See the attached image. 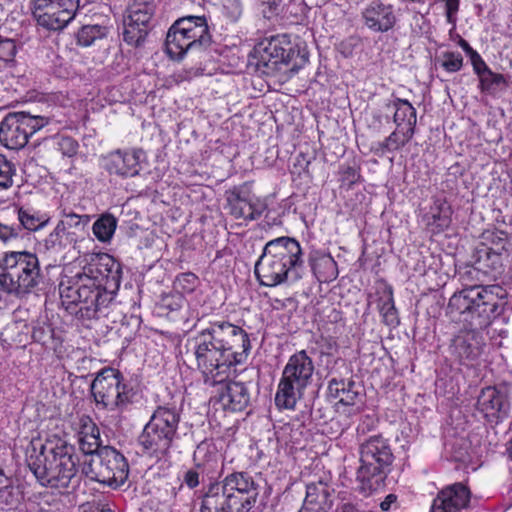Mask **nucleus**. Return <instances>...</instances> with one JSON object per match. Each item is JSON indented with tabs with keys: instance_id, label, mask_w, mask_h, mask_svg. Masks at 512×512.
<instances>
[{
	"instance_id": "obj_43",
	"label": "nucleus",
	"mask_w": 512,
	"mask_h": 512,
	"mask_svg": "<svg viewBox=\"0 0 512 512\" xmlns=\"http://www.w3.org/2000/svg\"><path fill=\"white\" fill-rule=\"evenodd\" d=\"M222 13L231 21H237L242 15L241 0H219Z\"/></svg>"
},
{
	"instance_id": "obj_16",
	"label": "nucleus",
	"mask_w": 512,
	"mask_h": 512,
	"mask_svg": "<svg viewBox=\"0 0 512 512\" xmlns=\"http://www.w3.org/2000/svg\"><path fill=\"white\" fill-rule=\"evenodd\" d=\"M154 12L153 0L131 1L124 20L123 38L126 43L139 46L144 41Z\"/></svg>"
},
{
	"instance_id": "obj_33",
	"label": "nucleus",
	"mask_w": 512,
	"mask_h": 512,
	"mask_svg": "<svg viewBox=\"0 0 512 512\" xmlns=\"http://www.w3.org/2000/svg\"><path fill=\"white\" fill-rule=\"evenodd\" d=\"M508 243V236L505 232L495 230L486 231L482 235V242L478 247L486 248L487 251L502 256L503 252L506 251Z\"/></svg>"
},
{
	"instance_id": "obj_24",
	"label": "nucleus",
	"mask_w": 512,
	"mask_h": 512,
	"mask_svg": "<svg viewBox=\"0 0 512 512\" xmlns=\"http://www.w3.org/2000/svg\"><path fill=\"white\" fill-rule=\"evenodd\" d=\"M77 437L81 451L84 454H96L102 448L100 431L93 420L86 415L79 417L77 422Z\"/></svg>"
},
{
	"instance_id": "obj_36",
	"label": "nucleus",
	"mask_w": 512,
	"mask_h": 512,
	"mask_svg": "<svg viewBox=\"0 0 512 512\" xmlns=\"http://www.w3.org/2000/svg\"><path fill=\"white\" fill-rule=\"evenodd\" d=\"M106 35V28L100 25H85L77 34V43L80 46H91L95 40L101 39Z\"/></svg>"
},
{
	"instance_id": "obj_47",
	"label": "nucleus",
	"mask_w": 512,
	"mask_h": 512,
	"mask_svg": "<svg viewBox=\"0 0 512 512\" xmlns=\"http://www.w3.org/2000/svg\"><path fill=\"white\" fill-rule=\"evenodd\" d=\"M471 59V64L473 66L474 72L479 76V79L485 74L486 71H489L490 68L487 66L485 61L479 55V53H473Z\"/></svg>"
},
{
	"instance_id": "obj_55",
	"label": "nucleus",
	"mask_w": 512,
	"mask_h": 512,
	"mask_svg": "<svg viewBox=\"0 0 512 512\" xmlns=\"http://www.w3.org/2000/svg\"><path fill=\"white\" fill-rule=\"evenodd\" d=\"M336 512H360L354 505L345 503L336 509Z\"/></svg>"
},
{
	"instance_id": "obj_21",
	"label": "nucleus",
	"mask_w": 512,
	"mask_h": 512,
	"mask_svg": "<svg viewBox=\"0 0 512 512\" xmlns=\"http://www.w3.org/2000/svg\"><path fill=\"white\" fill-rule=\"evenodd\" d=\"M471 492L463 483H454L440 490L433 499L430 512H462L468 508Z\"/></svg>"
},
{
	"instance_id": "obj_39",
	"label": "nucleus",
	"mask_w": 512,
	"mask_h": 512,
	"mask_svg": "<svg viewBox=\"0 0 512 512\" xmlns=\"http://www.w3.org/2000/svg\"><path fill=\"white\" fill-rule=\"evenodd\" d=\"M380 314L382 316L383 322L391 327H396L399 325L400 320L398 317V312L394 304V299L392 293H389V296L386 300H383L380 305Z\"/></svg>"
},
{
	"instance_id": "obj_45",
	"label": "nucleus",
	"mask_w": 512,
	"mask_h": 512,
	"mask_svg": "<svg viewBox=\"0 0 512 512\" xmlns=\"http://www.w3.org/2000/svg\"><path fill=\"white\" fill-rule=\"evenodd\" d=\"M17 52L16 44L12 39L0 40V61L8 63L13 61Z\"/></svg>"
},
{
	"instance_id": "obj_51",
	"label": "nucleus",
	"mask_w": 512,
	"mask_h": 512,
	"mask_svg": "<svg viewBox=\"0 0 512 512\" xmlns=\"http://www.w3.org/2000/svg\"><path fill=\"white\" fill-rule=\"evenodd\" d=\"M250 204H251L250 211L252 212V215H251V217H249V220H255L262 215V213L265 210V205L259 200L255 201V202L250 200Z\"/></svg>"
},
{
	"instance_id": "obj_48",
	"label": "nucleus",
	"mask_w": 512,
	"mask_h": 512,
	"mask_svg": "<svg viewBox=\"0 0 512 512\" xmlns=\"http://www.w3.org/2000/svg\"><path fill=\"white\" fill-rule=\"evenodd\" d=\"M18 237V231L12 226L0 223V241L8 243Z\"/></svg>"
},
{
	"instance_id": "obj_28",
	"label": "nucleus",
	"mask_w": 512,
	"mask_h": 512,
	"mask_svg": "<svg viewBox=\"0 0 512 512\" xmlns=\"http://www.w3.org/2000/svg\"><path fill=\"white\" fill-rule=\"evenodd\" d=\"M330 489L323 482L310 483L306 487V497L304 499L307 505H313L328 512L331 508Z\"/></svg>"
},
{
	"instance_id": "obj_29",
	"label": "nucleus",
	"mask_w": 512,
	"mask_h": 512,
	"mask_svg": "<svg viewBox=\"0 0 512 512\" xmlns=\"http://www.w3.org/2000/svg\"><path fill=\"white\" fill-rule=\"evenodd\" d=\"M415 132L410 130H406L402 127H397L396 129L384 139V141L379 142L377 144L376 151L381 155L387 152H395L404 147L410 140L413 138Z\"/></svg>"
},
{
	"instance_id": "obj_12",
	"label": "nucleus",
	"mask_w": 512,
	"mask_h": 512,
	"mask_svg": "<svg viewBox=\"0 0 512 512\" xmlns=\"http://www.w3.org/2000/svg\"><path fill=\"white\" fill-rule=\"evenodd\" d=\"M91 392L98 409L124 411L133 402V389L123 374L114 368L100 370L91 384Z\"/></svg>"
},
{
	"instance_id": "obj_37",
	"label": "nucleus",
	"mask_w": 512,
	"mask_h": 512,
	"mask_svg": "<svg viewBox=\"0 0 512 512\" xmlns=\"http://www.w3.org/2000/svg\"><path fill=\"white\" fill-rule=\"evenodd\" d=\"M15 175V165L4 155L0 154V191L8 190L13 186Z\"/></svg>"
},
{
	"instance_id": "obj_38",
	"label": "nucleus",
	"mask_w": 512,
	"mask_h": 512,
	"mask_svg": "<svg viewBox=\"0 0 512 512\" xmlns=\"http://www.w3.org/2000/svg\"><path fill=\"white\" fill-rule=\"evenodd\" d=\"M199 285V278L191 272L178 275L173 283L175 291L182 294H190L195 291Z\"/></svg>"
},
{
	"instance_id": "obj_17",
	"label": "nucleus",
	"mask_w": 512,
	"mask_h": 512,
	"mask_svg": "<svg viewBox=\"0 0 512 512\" xmlns=\"http://www.w3.org/2000/svg\"><path fill=\"white\" fill-rule=\"evenodd\" d=\"M463 321L468 322L471 326L469 329L459 331L452 340L450 350L453 356L462 364H468L476 360L482 353L485 345L481 329L487 325L477 326L476 320L467 315H461Z\"/></svg>"
},
{
	"instance_id": "obj_30",
	"label": "nucleus",
	"mask_w": 512,
	"mask_h": 512,
	"mask_svg": "<svg viewBox=\"0 0 512 512\" xmlns=\"http://www.w3.org/2000/svg\"><path fill=\"white\" fill-rule=\"evenodd\" d=\"M18 220L25 229L37 231L49 223L50 216L33 208H20L18 210Z\"/></svg>"
},
{
	"instance_id": "obj_4",
	"label": "nucleus",
	"mask_w": 512,
	"mask_h": 512,
	"mask_svg": "<svg viewBox=\"0 0 512 512\" xmlns=\"http://www.w3.org/2000/svg\"><path fill=\"white\" fill-rule=\"evenodd\" d=\"M254 272L260 285L266 287L299 281L304 273L300 243L286 236L268 241L255 264Z\"/></svg>"
},
{
	"instance_id": "obj_50",
	"label": "nucleus",
	"mask_w": 512,
	"mask_h": 512,
	"mask_svg": "<svg viewBox=\"0 0 512 512\" xmlns=\"http://www.w3.org/2000/svg\"><path fill=\"white\" fill-rule=\"evenodd\" d=\"M184 483L189 487V488H195L199 485L200 481H199V473L196 471V470H188L185 475H184V479H183Z\"/></svg>"
},
{
	"instance_id": "obj_18",
	"label": "nucleus",
	"mask_w": 512,
	"mask_h": 512,
	"mask_svg": "<svg viewBox=\"0 0 512 512\" xmlns=\"http://www.w3.org/2000/svg\"><path fill=\"white\" fill-rule=\"evenodd\" d=\"M143 156L141 149H116L101 155L99 162L108 174L128 178L139 174Z\"/></svg>"
},
{
	"instance_id": "obj_22",
	"label": "nucleus",
	"mask_w": 512,
	"mask_h": 512,
	"mask_svg": "<svg viewBox=\"0 0 512 512\" xmlns=\"http://www.w3.org/2000/svg\"><path fill=\"white\" fill-rule=\"evenodd\" d=\"M364 24L374 32H387L397 22L394 7L391 4L374 0L362 11Z\"/></svg>"
},
{
	"instance_id": "obj_42",
	"label": "nucleus",
	"mask_w": 512,
	"mask_h": 512,
	"mask_svg": "<svg viewBox=\"0 0 512 512\" xmlns=\"http://www.w3.org/2000/svg\"><path fill=\"white\" fill-rule=\"evenodd\" d=\"M282 0H257L258 11L265 19L276 18L281 11Z\"/></svg>"
},
{
	"instance_id": "obj_6",
	"label": "nucleus",
	"mask_w": 512,
	"mask_h": 512,
	"mask_svg": "<svg viewBox=\"0 0 512 512\" xmlns=\"http://www.w3.org/2000/svg\"><path fill=\"white\" fill-rule=\"evenodd\" d=\"M258 496L259 484L249 473L232 472L208 486L200 512H251Z\"/></svg>"
},
{
	"instance_id": "obj_40",
	"label": "nucleus",
	"mask_w": 512,
	"mask_h": 512,
	"mask_svg": "<svg viewBox=\"0 0 512 512\" xmlns=\"http://www.w3.org/2000/svg\"><path fill=\"white\" fill-rule=\"evenodd\" d=\"M507 84L508 82L502 74L495 73L491 69L480 78V88L486 92H494L498 88L506 87Z\"/></svg>"
},
{
	"instance_id": "obj_27",
	"label": "nucleus",
	"mask_w": 512,
	"mask_h": 512,
	"mask_svg": "<svg viewBox=\"0 0 512 512\" xmlns=\"http://www.w3.org/2000/svg\"><path fill=\"white\" fill-rule=\"evenodd\" d=\"M355 384L353 381L338 380L333 378L328 383V390L332 397L338 399V402L343 405H354L358 398V392L354 390Z\"/></svg>"
},
{
	"instance_id": "obj_19",
	"label": "nucleus",
	"mask_w": 512,
	"mask_h": 512,
	"mask_svg": "<svg viewBox=\"0 0 512 512\" xmlns=\"http://www.w3.org/2000/svg\"><path fill=\"white\" fill-rule=\"evenodd\" d=\"M31 12L38 25L52 30L60 31L64 29L76 16L79 9V2L60 3L59 5H50L46 7L31 6Z\"/></svg>"
},
{
	"instance_id": "obj_57",
	"label": "nucleus",
	"mask_w": 512,
	"mask_h": 512,
	"mask_svg": "<svg viewBox=\"0 0 512 512\" xmlns=\"http://www.w3.org/2000/svg\"><path fill=\"white\" fill-rule=\"evenodd\" d=\"M459 44L461 48L470 56V58L472 57L473 53H477L466 40L461 39Z\"/></svg>"
},
{
	"instance_id": "obj_34",
	"label": "nucleus",
	"mask_w": 512,
	"mask_h": 512,
	"mask_svg": "<svg viewBox=\"0 0 512 512\" xmlns=\"http://www.w3.org/2000/svg\"><path fill=\"white\" fill-rule=\"evenodd\" d=\"M116 227L117 219L111 214H103L94 222L92 231L100 242H108L112 238Z\"/></svg>"
},
{
	"instance_id": "obj_26",
	"label": "nucleus",
	"mask_w": 512,
	"mask_h": 512,
	"mask_svg": "<svg viewBox=\"0 0 512 512\" xmlns=\"http://www.w3.org/2000/svg\"><path fill=\"white\" fill-rule=\"evenodd\" d=\"M393 107L395 109L393 121L396 126L415 132L417 112L412 104L408 100L396 98L393 101Z\"/></svg>"
},
{
	"instance_id": "obj_56",
	"label": "nucleus",
	"mask_w": 512,
	"mask_h": 512,
	"mask_svg": "<svg viewBox=\"0 0 512 512\" xmlns=\"http://www.w3.org/2000/svg\"><path fill=\"white\" fill-rule=\"evenodd\" d=\"M298 512H326L319 507L313 506V505H307V502H303V505L301 509Z\"/></svg>"
},
{
	"instance_id": "obj_9",
	"label": "nucleus",
	"mask_w": 512,
	"mask_h": 512,
	"mask_svg": "<svg viewBox=\"0 0 512 512\" xmlns=\"http://www.w3.org/2000/svg\"><path fill=\"white\" fill-rule=\"evenodd\" d=\"M315 365L306 350L291 355L284 366L275 394L279 409L293 410L313 381Z\"/></svg>"
},
{
	"instance_id": "obj_14",
	"label": "nucleus",
	"mask_w": 512,
	"mask_h": 512,
	"mask_svg": "<svg viewBox=\"0 0 512 512\" xmlns=\"http://www.w3.org/2000/svg\"><path fill=\"white\" fill-rule=\"evenodd\" d=\"M83 472L91 480L118 488L128 478L129 467L125 457L110 446H103Z\"/></svg>"
},
{
	"instance_id": "obj_13",
	"label": "nucleus",
	"mask_w": 512,
	"mask_h": 512,
	"mask_svg": "<svg viewBox=\"0 0 512 512\" xmlns=\"http://www.w3.org/2000/svg\"><path fill=\"white\" fill-rule=\"evenodd\" d=\"M89 215H80L63 209L54 229L43 239L40 246L45 252L59 254L68 247H75L88 234Z\"/></svg>"
},
{
	"instance_id": "obj_59",
	"label": "nucleus",
	"mask_w": 512,
	"mask_h": 512,
	"mask_svg": "<svg viewBox=\"0 0 512 512\" xmlns=\"http://www.w3.org/2000/svg\"><path fill=\"white\" fill-rule=\"evenodd\" d=\"M364 425H365V421H363L357 428L358 432H364Z\"/></svg>"
},
{
	"instance_id": "obj_7",
	"label": "nucleus",
	"mask_w": 512,
	"mask_h": 512,
	"mask_svg": "<svg viewBox=\"0 0 512 512\" xmlns=\"http://www.w3.org/2000/svg\"><path fill=\"white\" fill-rule=\"evenodd\" d=\"M42 280L37 255L29 251H8L0 258V287L6 293L24 298L35 291Z\"/></svg>"
},
{
	"instance_id": "obj_2",
	"label": "nucleus",
	"mask_w": 512,
	"mask_h": 512,
	"mask_svg": "<svg viewBox=\"0 0 512 512\" xmlns=\"http://www.w3.org/2000/svg\"><path fill=\"white\" fill-rule=\"evenodd\" d=\"M26 463L43 486L67 488L78 480L79 457L75 448L56 435L45 442L33 438L26 448Z\"/></svg>"
},
{
	"instance_id": "obj_25",
	"label": "nucleus",
	"mask_w": 512,
	"mask_h": 512,
	"mask_svg": "<svg viewBox=\"0 0 512 512\" xmlns=\"http://www.w3.org/2000/svg\"><path fill=\"white\" fill-rule=\"evenodd\" d=\"M220 402L225 410L243 411L250 403V392L242 382H228L220 393Z\"/></svg>"
},
{
	"instance_id": "obj_58",
	"label": "nucleus",
	"mask_w": 512,
	"mask_h": 512,
	"mask_svg": "<svg viewBox=\"0 0 512 512\" xmlns=\"http://www.w3.org/2000/svg\"><path fill=\"white\" fill-rule=\"evenodd\" d=\"M454 458L457 461H464L465 460L464 454H462V453L459 454V455H455Z\"/></svg>"
},
{
	"instance_id": "obj_31",
	"label": "nucleus",
	"mask_w": 512,
	"mask_h": 512,
	"mask_svg": "<svg viewBox=\"0 0 512 512\" xmlns=\"http://www.w3.org/2000/svg\"><path fill=\"white\" fill-rule=\"evenodd\" d=\"M474 264L483 275H492L500 271L502 267V256L489 252L486 248L478 247Z\"/></svg>"
},
{
	"instance_id": "obj_15",
	"label": "nucleus",
	"mask_w": 512,
	"mask_h": 512,
	"mask_svg": "<svg viewBox=\"0 0 512 512\" xmlns=\"http://www.w3.org/2000/svg\"><path fill=\"white\" fill-rule=\"evenodd\" d=\"M48 123L49 120L43 116L23 111L10 112L0 122V142L8 149H21L33 134Z\"/></svg>"
},
{
	"instance_id": "obj_53",
	"label": "nucleus",
	"mask_w": 512,
	"mask_h": 512,
	"mask_svg": "<svg viewBox=\"0 0 512 512\" xmlns=\"http://www.w3.org/2000/svg\"><path fill=\"white\" fill-rule=\"evenodd\" d=\"M326 356V369L329 371V373H333L335 366L339 362H343L341 358H336L331 354L325 355Z\"/></svg>"
},
{
	"instance_id": "obj_5",
	"label": "nucleus",
	"mask_w": 512,
	"mask_h": 512,
	"mask_svg": "<svg viewBox=\"0 0 512 512\" xmlns=\"http://www.w3.org/2000/svg\"><path fill=\"white\" fill-rule=\"evenodd\" d=\"M460 280L466 286L452 295L448 310L453 318L457 315H467L476 320L477 326L488 325L492 315L498 307L499 293L502 289L498 285H478L484 276L477 266H467L460 272Z\"/></svg>"
},
{
	"instance_id": "obj_1",
	"label": "nucleus",
	"mask_w": 512,
	"mask_h": 512,
	"mask_svg": "<svg viewBox=\"0 0 512 512\" xmlns=\"http://www.w3.org/2000/svg\"><path fill=\"white\" fill-rule=\"evenodd\" d=\"M188 345L204 383L209 386L224 382L233 366L246 361L251 349L248 333L227 321L210 322Z\"/></svg>"
},
{
	"instance_id": "obj_46",
	"label": "nucleus",
	"mask_w": 512,
	"mask_h": 512,
	"mask_svg": "<svg viewBox=\"0 0 512 512\" xmlns=\"http://www.w3.org/2000/svg\"><path fill=\"white\" fill-rule=\"evenodd\" d=\"M58 146L61 153L67 157L74 156L79 148L77 141L68 136L61 137Z\"/></svg>"
},
{
	"instance_id": "obj_20",
	"label": "nucleus",
	"mask_w": 512,
	"mask_h": 512,
	"mask_svg": "<svg viewBox=\"0 0 512 512\" xmlns=\"http://www.w3.org/2000/svg\"><path fill=\"white\" fill-rule=\"evenodd\" d=\"M509 407L506 392L497 387L483 388L477 398L476 410L491 423H497L507 416Z\"/></svg>"
},
{
	"instance_id": "obj_23",
	"label": "nucleus",
	"mask_w": 512,
	"mask_h": 512,
	"mask_svg": "<svg viewBox=\"0 0 512 512\" xmlns=\"http://www.w3.org/2000/svg\"><path fill=\"white\" fill-rule=\"evenodd\" d=\"M452 208L443 197H434L431 206L421 216V222L434 234L448 229L451 225Z\"/></svg>"
},
{
	"instance_id": "obj_52",
	"label": "nucleus",
	"mask_w": 512,
	"mask_h": 512,
	"mask_svg": "<svg viewBox=\"0 0 512 512\" xmlns=\"http://www.w3.org/2000/svg\"><path fill=\"white\" fill-rule=\"evenodd\" d=\"M322 341L325 342L324 347L326 349V351L323 352V354H325V355L331 354L332 355V352L337 350V348H338L337 342L332 337L322 338Z\"/></svg>"
},
{
	"instance_id": "obj_3",
	"label": "nucleus",
	"mask_w": 512,
	"mask_h": 512,
	"mask_svg": "<svg viewBox=\"0 0 512 512\" xmlns=\"http://www.w3.org/2000/svg\"><path fill=\"white\" fill-rule=\"evenodd\" d=\"M108 262L90 264L74 283L62 280L59 293L62 304L71 314L82 320L97 319L107 314L114 296L107 290L110 277Z\"/></svg>"
},
{
	"instance_id": "obj_11",
	"label": "nucleus",
	"mask_w": 512,
	"mask_h": 512,
	"mask_svg": "<svg viewBox=\"0 0 512 512\" xmlns=\"http://www.w3.org/2000/svg\"><path fill=\"white\" fill-rule=\"evenodd\" d=\"M210 40L205 17L178 19L167 32L165 48L171 59L181 60L188 52L200 50Z\"/></svg>"
},
{
	"instance_id": "obj_44",
	"label": "nucleus",
	"mask_w": 512,
	"mask_h": 512,
	"mask_svg": "<svg viewBox=\"0 0 512 512\" xmlns=\"http://www.w3.org/2000/svg\"><path fill=\"white\" fill-rule=\"evenodd\" d=\"M463 66V57L458 52H447L443 55L442 67L447 72H457Z\"/></svg>"
},
{
	"instance_id": "obj_10",
	"label": "nucleus",
	"mask_w": 512,
	"mask_h": 512,
	"mask_svg": "<svg viewBox=\"0 0 512 512\" xmlns=\"http://www.w3.org/2000/svg\"><path fill=\"white\" fill-rule=\"evenodd\" d=\"M180 419L181 415L176 407L158 406L138 438L143 452L157 458L167 455L177 438Z\"/></svg>"
},
{
	"instance_id": "obj_32",
	"label": "nucleus",
	"mask_w": 512,
	"mask_h": 512,
	"mask_svg": "<svg viewBox=\"0 0 512 512\" xmlns=\"http://www.w3.org/2000/svg\"><path fill=\"white\" fill-rule=\"evenodd\" d=\"M312 270L320 282H331L338 276L337 264L330 255L318 258L313 264Z\"/></svg>"
},
{
	"instance_id": "obj_41",
	"label": "nucleus",
	"mask_w": 512,
	"mask_h": 512,
	"mask_svg": "<svg viewBox=\"0 0 512 512\" xmlns=\"http://www.w3.org/2000/svg\"><path fill=\"white\" fill-rule=\"evenodd\" d=\"M229 202V209L230 213L236 218V219H244L249 220V217H251L252 212L251 210V204L250 200H246L244 198H241L239 195H236L228 200Z\"/></svg>"
},
{
	"instance_id": "obj_54",
	"label": "nucleus",
	"mask_w": 512,
	"mask_h": 512,
	"mask_svg": "<svg viewBox=\"0 0 512 512\" xmlns=\"http://www.w3.org/2000/svg\"><path fill=\"white\" fill-rule=\"evenodd\" d=\"M397 496L394 494H389L385 497V499L380 503V508L383 511H388L391 506L396 502Z\"/></svg>"
},
{
	"instance_id": "obj_35",
	"label": "nucleus",
	"mask_w": 512,
	"mask_h": 512,
	"mask_svg": "<svg viewBox=\"0 0 512 512\" xmlns=\"http://www.w3.org/2000/svg\"><path fill=\"white\" fill-rule=\"evenodd\" d=\"M219 457L215 446L207 442H201L193 455L197 467L207 466L211 469L217 464Z\"/></svg>"
},
{
	"instance_id": "obj_49",
	"label": "nucleus",
	"mask_w": 512,
	"mask_h": 512,
	"mask_svg": "<svg viewBox=\"0 0 512 512\" xmlns=\"http://www.w3.org/2000/svg\"><path fill=\"white\" fill-rule=\"evenodd\" d=\"M80 2V0H30V7L37 6L39 8L46 7L50 5H59L60 3H67V5H71V3Z\"/></svg>"
},
{
	"instance_id": "obj_60",
	"label": "nucleus",
	"mask_w": 512,
	"mask_h": 512,
	"mask_svg": "<svg viewBox=\"0 0 512 512\" xmlns=\"http://www.w3.org/2000/svg\"><path fill=\"white\" fill-rule=\"evenodd\" d=\"M178 299V302L176 303V306L177 307H181L182 306V303H183V299L181 297L177 298Z\"/></svg>"
},
{
	"instance_id": "obj_8",
	"label": "nucleus",
	"mask_w": 512,
	"mask_h": 512,
	"mask_svg": "<svg viewBox=\"0 0 512 512\" xmlns=\"http://www.w3.org/2000/svg\"><path fill=\"white\" fill-rule=\"evenodd\" d=\"M394 460L389 440L374 435L360 445V467L357 471L358 489L365 496L381 489Z\"/></svg>"
}]
</instances>
